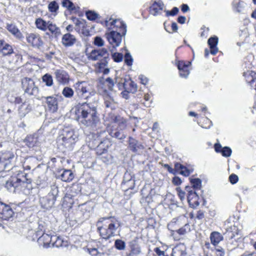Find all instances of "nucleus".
I'll use <instances>...</instances> for the list:
<instances>
[{
    "mask_svg": "<svg viewBox=\"0 0 256 256\" xmlns=\"http://www.w3.org/2000/svg\"><path fill=\"white\" fill-rule=\"evenodd\" d=\"M15 161V156L13 152L10 151L0 152V181L4 182V187L10 192L12 193L19 192L23 191L26 194H30L32 190L31 180L28 178V174L23 171L19 170L16 174L10 176L8 179L3 180L6 178V172H9L13 168Z\"/></svg>",
    "mask_w": 256,
    "mask_h": 256,
    "instance_id": "nucleus-1",
    "label": "nucleus"
},
{
    "mask_svg": "<svg viewBox=\"0 0 256 256\" xmlns=\"http://www.w3.org/2000/svg\"><path fill=\"white\" fill-rule=\"evenodd\" d=\"M96 107L97 104L95 102L79 104L76 112V120L84 126L94 127L99 122Z\"/></svg>",
    "mask_w": 256,
    "mask_h": 256,
    "instance_id": "nucleus-2",
    "label": "nucleus"
},
{
    "mask_svg": "<svg viewBox=\"0 0 256 256\" xmlns=\"http://www.w3.org/2000/svg\"><path fill=\"white\" fill-rule=\"evenodd\" d=\"M112 18L106 20L105 26L110 30L106 33V36L109 44L114 48L120 46L122 36H124L126 33V26L122 21L120 20H114Z\"/></svg>",
    "mask_w": 256,
    "mask_h": 256,
    "instance_id": "nucleus-3",
    "label": "nucleus"
},
{
    "mask_svg": "<svg viewBox=\"0 0 256 256\" xmlns=\"http://www.w3.org/2000/svg\"><path fill=\"white\" fill-rule=\"evenodd\" d=\"M120 226V223L115 217H103L96 222L98 231L104 239L108 240L114 236Z\"/></svg>",
    "mask_w": 256,
    "mask_h": 256,
    "instance_id": "nucleus-4",
    "label": "nucleus"
},
{
    "mask_svg": "<svg viewBox=\"0 0 256 256\" xmlns=\"http://www.w3.org/2000/svg\"><path fill=\"white\" fill-rule=\"evenodd\" d=\"M78 139V135L72 128H64L57 138L58 148L62 152L72 150Z\"/></svg>",
    "mask_w": 256,
    "mask_h": 256,
    "instance_id": "nucleus-5",
    "label": "nucleus"
},
{
    "mask_svg": "<svg viewBox=\"0 0 256 256\" xmlns=\"http://www.w3.org/2000/svg\"><path fill=\"white\" fill-rule=\"evenodd\" d=\"M105 84L108 86V90H105L103 92L104 104L108 108L114 110L118 107V104L116 99V92L112 88L114 82L112 78H108L105 80Z\"/></svg>",
    "mask_w": 256,
    "mask_h": 256,
    "instance_id": "nucleus-6",
    "label": "nucleus"
},
{
    "mask_svg": "<svg viewBox=\"0 0 256 256\" xmlns=\"http://www.w3.org/2000/svg\"><path fill=\"white\" fill-rule=\"evenodd\" d=\"M74 86L78 100H88L95 94L92 85L88 82L78 81Z\"/></svg>",
    "mask_w": 256,
    "mask_h": 256,
    "instance_id": "nucleus-7",
    "label": "nucleus"
},
{
    "mask_svg": "<svg viewBox=\"0 0 256 256\" xmlns=\"http://www.w3.org/2000/svg\"><path fill=\"white\" fill-rule=\"evenodd\" d=\"M87 56L90 60L100 61L98 63L100 68H104L107 65L110 60L109 53L105 48L94 49L88 54Z\"/></svg>",
    "mask_w": 256,
    "mask_h": 256,
    "instance_id": "nucleus-8",
    "label": "nucleus"
},
{
    "mask_svg": "<svg viewBox=\"0 0 256 256\" xmlns=\"http://www.w3.org/2000/svg\"><path fill=\"white\" fill-rule=\"evenodd\" d=\"M58 192V190L57 186L52 185L50 186V190L48 196L40 198V202L45 208H48L54 206Z\"/></svg>",
    "mask_w": 256,
    "mask_h": 256,
    "instance_id": "nucleus-9",
    "label": "nucleus"
},
{
    "mask_svg": "<svg viewBox=\"0 0 256 256\" xmlns=\"http://www.w3.org/2000/svg\"><path fill=\"white\" fill-rule=\"evenodd\" d=\"M22 88L25 93L30 96H35L38 94V88L35 84L34 80L29 78H24L22 80Z\"/></svg>",
    "mask_w": 256,
    "mask_h": 256,
    "instance_id": "nucleus-10",
    "label": "nucleus"
},
{
    "mask_svg": "<svg viewBox=\"0 0 256 256\" xmlns=\"http://www.w3.org/2000/svg\"><path fill=\"white\" fill-rule=\"evenodd\" d=\"M185 190L188 193L187 200L190 206L194 207L198 206V196L196 191L192 190V188L190 186H186Z\"/></svg>",
    "mask_w": 256,
    "mask_h": 256,
    "instance_id": "nucleus-11",
    "label": "nucleus"
},
{
    "mask_svg": "<svg viewBox=\"0 0 256 256\" xmlns=\"http://www.w3.org/2000/svg\"><path fill=\"white\" fill-rule=\"evenodd\" d=\"M41 100L45 104L48 110L55 112L58 109V102L57 98L54 96H42Z\"/></svg>",
    "mask_w": 256,
    "mask_h": 256,
    "instance_id": "nucleus-12",
    "label": "nucleus"
},
{
    "mask_svg": "<svg viewBox=\"0 0 256 256\" xmlns=\"http://www.w3.org/2000/svg\"><path fill=\"white\" fill-rule=\"evenodd\" d=\"M27 42L34 48H40L43 45L42 40L38 34H28L26 36Z\"/></svg>",
    "mask_w": 256,
    "mask_h": 256,
    "instance_id": "nucleus-13",
    "label": "nucleus"
},
{
    "mask_svg": "<svg viewBox=\"0 0 256 256\" xmlns=\"http://www.w3.org/2000/svg\"><path fill=\"white\" fill-rule=\"evenodd\" d=\"M225 234L230 240L234 239L236 241L240 240L242 236L240 230L234 225L227 228Z\"/></svg>",
    "mask_w": 256,
    "mask_h": 256,
    "instance_id": "nucleus-14",
    "label": "nucleus"
},
{
    "mask_svg": "<svg viewBox=\"0 0 256 256\" xmlns=\"http://www.w3.org/2000/svg\"><path fill=\"white\" fill-rule=\"evenodd\" d=\"M14 214L13 210L10 206L0 202V219L8 220Z\"/></svg>",
    "mask_w": 256,
    "mask_h": 256,
    "instance_id": "nucleus-15",
    "label": "nucleus"
},
{
    "mask_svg": "<svg viewBox=\"0 0 256 256\" xmlns=\"http://www.w3.org/2000/svg\"><path fill=\"white\" fill-rule=\"evenodd\" d=\"M191 63L190 62L180 61L177 63V67L179 70L180 76L182 78H187L190 74V67Z\"/></svg>",
    "mask_w": 256,
    "mask_h": 256,
    "instance_id": "nucleus-16",
    "label": "nucleus"
},
{
    "mask_svg": "<svg viewBox=\"0 0 256 256\" xmlns=\"http://www.w3.org/2000/svg\"><path fill=\"white\" fill-rule=\"evenodd\" d=\"M14 102L16 104L22 103V104L18 108V113L22 117H24L31 110L30 105L23 102L22 98L20 97H16Z\"/></svg>",
    "mask_w": 256,
    "mask_h": 256,
    "instance_id": "nucleus-17",
    "label": "nucleus"
},
{
    "mask_svg": "<svg viewBox=\"0 0 256 256\" xmlns=\"http://www.w3.org/2000/svg\"><path fill=\"white\" fill-rule=\"evenodd\" d=\"M164 8V4L160 0H156L150 7V12L154 16L161 14Z\"/></svg>",
    "mask_w": 256,
    "mask_h": 256,
    "instance_id": "nucleus-18",
    "label": "nucleus"
},
{
    "mask_svg": "<svg viewBox=\"0 0 256 256\" xmlns=\"http://www.w3.org/2000/svg\"><path fill=\"white\" fill-rule=\"evenodd\" d=\"M58 173L59 174L57 178L60 179L64 182H70L74 178V174L70 170H62L58 172Z\"/></svg>",
    "mask_w": 256,
    "mask_h": 256,
    "instance_id": "nucleus-19",
    "label": "nucleus"
},
{
    "mask_svg": "<svg viewBox=\"0 0 256 256\" xmlns=\"http://www.w3.org/2000/svg\"><path fill=\"white\" fill-rule=\"evenodd\" d=\"M128 148L134 152H138L144 148L140 142L133 138L130 136L128 138Z\"/></svg>",
    "mask_w": 256,
    "mask_h": 256,
    "instance_id": "nucleus-20",
    "label": "nucleus"
},
{
    "mask_svg": "<svg viewBox=\"0 0 256 256\" xmlns=\"http://www.w3.org/2000/svg\"><path fill=\"white\" fill-rule=\"evenodd\" d=\"M54 74L56 78L60 84H64L68 82L69 80V76L64 70H57L55 71Z\"/></svg>",
    "mask_w": 256,
    "mask_h": 256,
    "instance_id": "nucleus-21",
    "label": "nucleus"
},
{
    "mask_svg": "<svg viewBox=\"0 0 256 256\" xmlns=\"http://www.w3.org/2000/svg\"><path fill=\"white\" fill-rule=\"evenodd\" d=\"M38 242L40 244H43L45 248L52 247V243L53 242V236L47 234H43L42 236L38 238Z\"/></svg>",
    "mask_w": 256,
    "mask_h": 256,
    "instance_id": "nucleus-22",
    "label": "nucleus"
},
{
    "mask_svg": "<svg viewBox=\"0 0 256 256\" xmlns=\"http://www.w3.org/2000/svg\"><path fill=\"white\" fill-rule=\"evenodd\" d=\"M107 142H108L107 140H104L102 142H101L98 144V150L102 149V152L100 153V154L102 155L100 158L104 163L109 162L111 159V156L104 152L107 150L108 145H106V146L104 147L103 144L106 143Z\"/></svg>",
    "mask_w": 256,
    "mask_h": 256,
    "instance_id": "nucleus-23",
    "label": "nucleus"
},
{
    "mask_svg": "<svg viewBox=\"0 0 256 256\" xmlns=\"http://www.w3.org/2000/svg\"><path fill=\"white\" fill-rule=\"evenodd\" d=\"M214 150L216 152H220L223 156L229 157L232 154V150L228 146L223 148L220 143H216L214 145Z\"/></svg>",
    "mask_w": 256,
    "mask_h": 256,
    "instance_id": "nucleus-24",
    "label": "nucleus"
},
{
    "mask_svg": "<svg viewBox=\"0 0 256 256\" xmlns=\"http://www.w3.org/2000/svg\"><path fill=\"white\" fill-rule=\"evenodd\" d=\"M130 251L126 252L124 256H137L140 252V248L136 240L130 242Z\"/></svg>",
    "mask_w": 256,
    "mask_h": 256,
    "instance_id": "nucleus-25",
    "label": "nucleus"
},
{
    "mask_svg": "<svg viewBox=\"0 0 256 256\" xmlns=\"http://www.w3.org/2000/svg\"><path fill=\"white\" fill-rule=\"evenodd\" d=\"M186 249L184 244H179L172 249V256H185L186 254Z\"/></svg>",
    "mask_w": 256,
    "mask_h": 256,
    "instance_id": "nucleus-26",
    "label": "nucleus"
},
{
    "mask_svg": "<svg viewBox=\"0 0 256 256\" xmlns=\"http://www.w3.org/2000/svg\"><path fill=\"white\" fill-rule=\"evenodd\" d=\"M0 52L3 55H8L13 52L12 46L4 40H0Z\"/></svg>",
    "mask_w": 256,
    "mask_h": 256,
    "instance_id": "nucleus-27",
    "label": "nucleus"
},
{
    "mask_svg": "<svg viewBox=\"0 0 256 256\" xmlns=\"http://www.w3.org/2000/svg\"><path fill=\"white\" fill-rule=\"evenodd\" d=\"M76 42V38L74 36L68 33L62 36V42L66 46H72Z\"/></svg>",
    "mask_w": 256,
    "mask_h": 256,
    "instance_id": "nucleus-28",
    "label": "nucleus"
},
{
    "mask_svg": "<svg viewBox=\"0 0 256 256\" xmlns=\"http://www.w3.org/2000/svg\"><path fill=\"white\" fill-rule=\"evenodd\" d=\"M68 246V242L67 240H64L60 236H53V242L52 243V247H66Z\"/></svg>",
    "mask_w": 256,
    "mask_h": 256,
    "instance_id": "nucleus-29",
    "label": "nucleus"
},
{
    "mask_svg": "<svg viewBox=\"0 0 256 256\" xmlns=\"http://www.w3.org/2000/svg\"><path fill=\"white\" fill-rule=\"evenodd\" d=\"M6 28L16 38H22V32L14 24H6Z\"/></svg>",
    "mask_w": 256,
    "mask_h": 256,
    "instance_id": "nucleus-30",
    "label": "nucleus"
},
{
    "mask_svg": "<svg viewBox=\"0 0 256 256\" xmlns=\"http://www.w3.org/2000/svg\"><path fill=\"white\" fill-rule=\"evenodd\" d=\"M113 121L118 124V127L117 129L125 130L126 127V119L120 116H116L114 117Z\"/></svg>",
    "mask_w": 256,
    "mask_h": 256,
    "instance_id": "nucleus-31",
    "label": "nucleus"
},
{
    "mask_svg": "<svg viewBox=\"0 0 256 256\" xmlns=\"http://www.w3.org/2000/svg\"><path fill=\"white\" fill-rule=\"evenodd\" d=\"M47 29L54 35L56 38L58 37L61 34L60 28L56 26V24H53L50 21H48V25Z\"/></svg>",
    "mask_w": 256,
    "mask_h": 256,
    "instance_id": "nucleus-32",
    "label": "nucleus"
},
{
    "mask_svg": "<svg viewBox=\"0 0 256 256\" xmlns=\"http://www.w3.org/2000/svg\"><path fill=\"white\" fill-rule=\"evenodd\" d=\"M210 239L212 244L216 246L223 240V236L220 232H214L210 234Z\"/></svg>",
    "mask_w": 256,
    "mask_h": 256,
    "instance_id": "nucleus-33",
    "label": "nucleus"
},
{
    "mask_svg": "<svg viewBox=\"0 0 256 256\" xmlns=\"http://www.w3.org/2000/svg\"><path fill=\"white\" fill-rule=\"evenodd\" d=\"M245 4L240 0H234L232 2V10L234 12L240 13L244 8Z\"/></svg>",
    "mask_w": 256,
    "mask_h": 256,
    "instance_id": "nucleus-34",
    "label": "nucleus"
},
{
    "mask_svg": "<svg viewBox=\"0 0 256 256\" xmlns=\"http://www.w3.org/2000/svg\"><path fill=\"white\" fill-rule=\"evenodd\" d=\"M186 220V216H182L176 218H174L172 221L168 224V226L170 228H174L176 225H180L182 224V222H184Z\"/></svg>",
    "mask_w": 256,
    "mask_h": 256,
    "instance_id": "nucleus-35",
    "label": "nucleus"
},
{
    "mask_svg": "<svg viewBox=\"0 0 256 256\" xmlns=\"http://www.w3.org/2000/svg\"><path fill=\"white\" fill-rule=\"evenodd\" d=\"M110 134L112 137L116 138L118 140H124L127 136L125 130H122L118 129L110 132Z\"/></svg>",
    "mask_w": 256,
    "mask_h": 256,
    "instance_id": "nucleus-36",
    "label": "nucleus"
},
{
    "mask_svg": "<svg viewBox=\"0 0 256 256\" xmlns=\"http://www.w3.org/2000/svg\"><path fill=\"white\" fill-rule=\"evenodd\" d=\"M35 24L36 27L42 31H46L47 30L48 22L44 20L42 18H38L36 20Z\"/></svg>",
    "mask_w": 256,
    "mask_h": 256,
    "instance_id": "nucleus-37",
    "label": "nucleus"
},
{
    "mask_svg": "<svg viewBox=\"0 0 256 256\" xmlns=\"http://www.w3.org/2000/svg\"><path fill=\"white\" fill-rule=\"evenodd\" d=\"M124 86L126 90H128V92L132 93L136 92L137 90L136 84L132 80L127 81L124 84Z\"/></svg>",
    "mask_w": 256,
    "mask_h": 256,
    "instance_id": "nucleus-38",
    "label": "nucleus"
},
{
    "mask_svg": "<svg viewBox=\"0 0 256 256\" xmlns=\"http://www.w3.org/2000/svg\"><path fill=\"white\" fill-rule=\"evenodd\" d=\"M36 142L37 138L34 136H28L25 139L26 144L29 148L34 146L36 144Z\"/></svg>",
    "mask_w": 256,
    "mask_h": 256,
    "instance_id": "nucleus-39",
    "label": "nucleus"
},
{
    "mask_svg": "<svg viewBox=\"0 0 256 256\" xmlns=\"http://www.w3.org/2000/svg\"><path fill=\"white\" fill-rule=\"evenodd\" d=\"M190 182L192 184V189L200 190L202 186V180L198 178H192Z\"/></svg>",
    "mask_w": 256,
    "mask_h": 256,
    "instance_id": "nucleus-40",
    "label": "nucleus"
},
{
    "mask_svg": "<svg viewBox=\"0 0 256 256\" xmlns=\"http://www.w3.org/2000/svg\"><path fill=\"white\" fill-rule=\"evenodd\" d=\"M43 82L46 84L48 86H51L53 84V79L51 75L45 74L42 78Z\"/></svg>",
    "mask_w": 256,
    "mask_h": 256,
    "instance_id": "nucleus-41",
    "label": "nucleus"
},
{
    "mask_svg": "<svg viewBox=\"0 0 256 256\" xmlns=\"http://www.w3.org/2000/svg\"><path fill=\"white\" fill-rule=\"evenodd\" d=\"M58 8L59 6L58 2L55 0L50 2L48 5V10L52 13L56 12L58 10Z\"/></svg>",
    "mask_w": 256,
    "mask_h": 256,
    "instance_id": "nucleus-42",
    "label": "nucleus"
},
{
    "mask_svg": "<svg viewBox=\"0 0 256 256\" xmlns=\"http://www.w3.org/2000/svg\"><path fill=\"white\" fill-rule=\"evenodd\" d=\"M74 90H73L69 87L64 88L62 92V94L67 98H72L74 95Z\"/></svg>",
    "mask_w": 256,
    "mask_h": 256,
    "instance_id": "nucleus-43",
    "label": "nucleus"
},
{
    "mask_svg": "<svg viewBox=\"0 0 256 256\" xmlns=\"http://www.w3.org/2000/svg\"><path fill=\"white\" fill-rule=\"evenodd\" d=\"M63 7L66 8L69 10H72L75 9L74 4L70 0H63L62 2Z\"/></svg>",
    "mask_w": 256,
    "mask_h": 256,
    "instance_id": "nucleus-44",
    "label": "nucleus"
},
{
    "mask_svg": "<svg viewBox=\"0 0 256 256\" xmlns=\"http://www.w3.org/2000/svg\"><path fill=\"white\" fill-rule=\"evenodd\" d=\"M114 246L118 250H124L126 248V243L122 240H116L114 242Z\"/></svg>",
    "mask_w": 256,
    "mask_h": 256,
    "instance_id": "nucleus-45",
    "label": "nucleus"
},
{
    "mask_svg": "<svg viewBox=\"0 0 256 256\" xmlns=\"http://www.w3.org/2000/svg\"><path fill=\"white\" fill-rule=\"evenodd\" d=\"M190 230V226L188 224H186L184 226L176 230L178 234L180 235H184Z\"/></svg>",
    "mask_w": 256,
    "mask_h": 256,
    "instance_id": "nucleus-46",
    "label": "nucleus"
},
{
    "mask_svg": "<svg viewBox=\"0 0 256 256\" xmlns=\"http://www.w3.org/2000/svg\"><path fill=\"white\" fill-rule=\"evenodd\" d=\"M246 80L251 88L256 90V78H254L252 75L248 76Z\"/></svg>",
    "mask_w": 256,
    "mask_h": 256,
    "instance_id": "nucleus-47",
    "label": "nucleus"
},
{
    "mask_svg": "<svg viewBox=\"0 0 256 256\" xmlns=\"http://www.w3.org/2000/svg\"><path fill=\"white\" fill-rule=\"evenodd\" d=\"M86 16L87 18L90 20H96L98 17V14L91 10H88L86 12Z\"/></svg>",
    "mask_w": 256,
    "mask_h": 256,
    "instance_id": "nucleus-48",
    "label": "nucleus"
},
{
    "mask_svg": "<svg viewBox=\"0 0 256 256\" xmlns=\"http://www.w3.org/2000/svg\"><path fill=\"white\" fill-rule=\"evenodd\" d=\"M94 44L96 46L101 47L104 46V42L101 37L96 36L94 38Z\"/></svg>",
    "mask_w": 256,
    "mask_h": 256,
    "instance_id": "nucleus-49",
    "label": "nucleus"
},
{
    "mask_svg": "<svg viewBox=\"0 0 256 256\" xmlns=\"http://www.w3.org/2000/svg\"><path fill=\"white\" fill-rule=\"evenodd\" d=\"M124 62L128 66H131L132 64L133 58L128 52H126L124 56Z\"/></svg>",
    "mask_w": 256,
    "mask_h": 256,
    "instance_id": "nucleus-50",
    "label": "nucleus"
},
{
    "mask_svg": "<svg viewBox=\"0 0 256 256\" xmlns=\"http://www.w3.org/2000/svg\"><path fill=\"white\" fill-rule=\"evenodd\" d=\"M164 12H166V16L167 17L169 16H174L178 14L179 9L177 7H174L172 10H164Z\"/></svg>",
    "mask_w": 256,
    "mask_h": 256,
    "instance_id": "nucleus-51",
    "label": "nucleus"
},
{
    "mask_svg": "<svg viewBox=\"0 0 256 256\" xmlns=\"http://www.w3.org/2000/svg\"><path fill=\"white\" fill-rule=\"evenodd\" d=\"M210 48L216 46L218 43V38L216 36L210 38L208 41Z\"/></svg>",
    "mask_w": 256,
    "mask_h": 256,
    "instance_id": "nucleus-52",
    "label": "nucleus"
},
{
    "mask_svg": "<svg viewBox=\"0 0 256 256\" xmlns=\"http://www.w3.org/2000/svg\"><path fill=\"white\" fill-rule=\"evenodd\" d=\"M112 58L114 62H118L122 61L123 55L121 53L115 52L112 54Z\"/></svg>",
    "mask_w": 256,
    "mask_h": 256,
    "instance_id": "nucleus-53",
    "label": "nucleus"
},
{
    "mask_svg": "<svg viewBox=\"0 0 256 256\" xmlns=\"http://www.w3.org/2000/svg\"><path fill=\"white\" fill-rule=\"evenodd\" d=\"M176 191L178 192V197L180 198L181 201H183L185 199L186 192V190H182L179 187L176 188Z\"/></svg>",
    "mask_w": 256,
    "mask_h": 256,
    "instance_id": "nucleus-54",
    "label": "nucleus"
},
{
    "mask_svg": "<svg viewBox=\"0 0 256 256\" xmlns=\"http://www.w3.org/2000/svg\"><path fill=\"white\" fill-rule=\"evenodd\" d=\"M75 24L76 30L78 32H80L81 28H84V24L78 19H76Z\"/></svg>",
    "mask_w": 256,
    "mask_h": 256,
    "instance_id": "nucleus-55",
    "label": "nucleus"
},
{
    "mask_svg": "<svg viewBox=\"0 0 256 256\" xmlns=\"http://www.w3.org/2000/svg\"><path fill=\"white\" fill-rule=\"evenodd\" d=\"M144 99L146 101V102H144L143 104L146 107H150L151 104V100H150V96L148 94H144Z\"/></svg>",
    "mask_w": 256,
    "mask_h": 256,
    "instance_id": "nucleus-56",
    "label": "nucleus"
},
{
    "mask_svg": "<svg viewBox=\"0 0 256 256\" xmlns=\"http://www.w3.org/2000/svg\"><path fill=\"white\" fill-rule=\"evenodd\" d=\"M229 180L230 183L234 184L238 182V178L236 174H232L229 176Z\"/></svg>",
    "mask_w": 256,
    "mask_h": 256,
    "instance_id": "nucleus-57",
    "label": "nucleus"
},
{
    "mask_svg": "<svg viewBox=\"0 0 256 256\" xmlns=\"http://www.w3.org/2000/svg\"><path fill=\"white\" fill-rule=\"evenodd\" d=\"M180 174L185 176H188L190 174V172L189 170H188L186 167L184 166V168H182V170L180 172Z\"/></svg>",
    "mask_w": 256,
    "mask_h": 256,
    "instance_id": "nucleus-58",
    "label": "nucleus"
},
{
    "mask_svg": "<svg viewBox=\"0 0 256 256\" xmlns=\"http://www.w3.org/2000/svg\"><path fill=\"white\" fill-rule=\"evenodd\" d=\"M184 166H183L182 164H180V163L176 162L174 164V170H175V173L176 172H178L180 174V170H182V168H184Z\"/></svg>",
    "mask_w": 256,
    "mask_h": 256,
    "instance_id": "nucleus-59",
    "label": "nucleus"
},
{
    "mask_svg": "<svg viewBox=\"0 0 256 256\" xmlns=\"http://www.w3.org/2000/svg\"><path fill=\"white\" fill-rule=\"evenodd\" d=\"M206 124H209V125L208 126H206V125L202 124L200 125V126L202 128H210L212 126V122L211 120H210L208 118H206L204 120Z\"/></svg>",
    "mask_w": 256,
    "mask_h": 256,
    "instance_id": "nucleus-60",
    "label": "nucleus"
},
{
    "mask_svg": "<svg viewBox=\"0 0 256 256\" xmlns=\"http://www.w3.org/2000/svg\"><path fill=\"white\" fill-rule=\"evenodd\" d=\"M216 251L217 256H224L225 254L224 250L222 248H216Z\"/></svg>",
    "mask_w": 256,
    "mask_h": 256,
    "instance_id": "nucleus-61",
    "label": "nucleus"
},
{
    "mask_svg": "<svg viewBox=\"0 0 256 256\" xmlns=\"http://www.w3.org/2000/svg\"><path fill=\"white\" fill-rule=\"evenodd\" d=\"M172 182L174 184L178 186L182 182L181 179L178 176H174L172 179Z\"/></svg>",
    "mask_w": 256,
    "mask_h": 256,
    "instance_id": "nucleus-62",
    "label": "nucleus"
},
{
    "mask_svg": "<svg viewBox=\"0 0 256 256\" xmlns=\"http://www.w3.org/2000/svg\"><path fill=\"white\" fill-rule=\"evenodd\" d=\"M139 78L140 80V82L143 84H146L148 82V79L144 76L141 75L139 76Z\"/></svg>",
    "mask_w": 256,
    "mask_h": 256,
    "instance_id": "nucleus-63",
    "label": "nucleus"
},
{
    "mask_svg": "<svg viewBox=\"0 0 256 256\" xmlns=\"http://www.w3.org/2000/svg\"><path fill=\"white\" fill-rule=\"evenodd\" d=\"M181 10L183 12L185 13L190 10V8L187 4H182L181 6Z\"/></svg>",
    "mask_w": 256,
    "mask_h": 256,
    "instance_id": "nucleus-64",
    "label": "nucleus"
}]
</instances>
